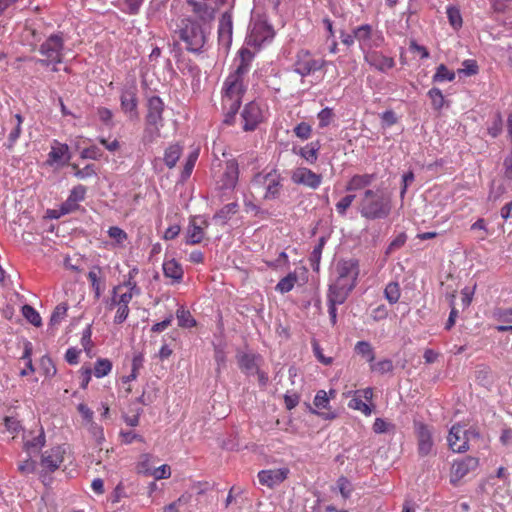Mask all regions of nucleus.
Segmentation results:
<instances>
[{
  "label": "nucleus",
  "instance_id": "obj_1",
  "mask_svg": "<svg viewBox=\"0 0 512 512\" xmlns=\"http://www.w3.org/2000/svg\"><path fill=\"white\" fill-rule=\"evenodd\" d=\"M245 92V81L229 75L226 77L222 87V109L225 124L231 125L234 123Z\"/></svg>",
  "mask_w": 512,
  "mask_h": 512
},
{
  "label": "nucleus",
  "instance_id": "obj_2",
  "mask_svg": "<svg viewBox=\"0 0 512 512\" xmlns=\"http://www.w3.org/2000/svg\"><path fill=\"white\" fill-rule=\"evenodd\" d=\"M207 29L205 23L201 24L192 18H184L178 26L177 33L188 51L200 53L207 41Z\"/></svg>",
  "mask_w": 512,
  "mask_h": 512
},
{
  "label": "nucleus",
  "instance_id": "obj_3",
  "mask_svg": "<svg viewBox=\"0 0 512 512\" xmlns=\"http://www.w3.org/2000/svg\"><path fill=\"white\" fill-rule=\"evenodd\" d=\"M359 211L363 217L370 220L385 218L391 211L390 198L381 190L367 189L360 201Z\"/></svg>",
  "mask_w": 512,
  "mask_h": 512
},
{
  "label": "nucleus",
  "instance_id": "obj_4",
  "mask_svg": "<svg viewBox=\"0 0 512 512\" xmlns=\"http://www.w3.org/2000/svg\"><path fill=\"white\" fill-rule=\"evenodd\" d=\"M325 64L323 58L315 57L310 51L302 49L297 52L292 67L295 73L304 78L322 70Z\"/></svg>",
  "mask_w": 512,
  "mask_h": 512
},
{
  "label": "nucleus",
  "instance_id": "obj_5",
  "mask_svg": "<svg viewBox=\"0 0 512 512\" xmlns=\"http://www.w3.org/2000/svg\"><path fill=\"white\" fill-rule=\"evenodd\" d=\"M63 48L64 41L62 36L60 34H52L39 47V52L46 58L36 59L35 62L45 67H48L51 63H61Z\"/></svg>",
  "mask_w": 512,
  "mask_h": 512
},
{
  "label": "nucleus",
  "instance_id": "obj_6",
  "mask_svg": "<svg viewBox=\"0 0 512 512\" xmlns=\"http://www.w3.org/2000/svg\"><path fill=\"white\" fill-rule=\"evenodd\" d=\"M479 432L474 429H465L461 424H455L451 427L447 441L449 448L456 453H464L469 449L468 442L473 438H479Z\"/></svg>",
  "mask_w": 512,
  "mask_h": 512
},
{
  "label": "nucleus",
  "instance_id": "obj_7",
  "mask_svg": "<svg viewBox=\"0 0 512 512\" xmlns=\"http://www.w3.org/2000/svg\"><path fill=\"white\" fill-rule=\"evenodd\" d=\"M354 38H356L363 55L374 48L381 47L384 42L382 33L374 30L370 24L355 27Z\"/></svg>",
  "mask_w": 512,
  "mask_h": 512
},
{
  "label": "nucleus",
  "instance_id": "obj_8",
  "mask_svg": "<svg viewBox=\"0 0 512 512\" xmlns=\"http://www.w3.org/2000/svg\"><path fill=\"white\" fill-rule=\"evenodd\" d=\"M108 308L110 310L117 308L114 318L115 323L120 324L128 317V288L125 282L114 287Z\"/></svg>",
  "mask_w": 512,
  "mask_h": 512
},
{
  "label": "nucleus",
  "instance_id": "obj_9",
  "mask_svg": "<svg viewBox=\"0 0 512 512\" xmlns=\"http://www.w3.org/2000/svg\"><path fill=\"white\" fill-rule=\"evenodd\" d=\"M208 227L209 222L204 216L196 215L190 217L185 231V243L188 245L200 244L205 239Z\"/></svg>",
  "mask_w": 512,
  "mask_h": 512
},
{
  "label": "nucleus",
  "instance_id": "obj_10",
  "mask_svg": "<svg viewBox=\"0 0 512 512\" xmlns=\"http://www.w3.org/2000/svg\"><path fill=\"white\" fill-rule=\"evenodd\" d=\"M215 177L222 189L234 188L239 176L237 162H218Z\"/></svg>",
  "mask_w": 512,
  "mask_h": 512
},
{
  "label": "nucleus",
  "instance_id": "obj_11",
  "mask_svg": "<svg viewBox=\"0 0 512 512\" xmlns=\"http://www.w3.org/2000/svg\"><path fill=\"white\" fill-rule=\"evenodd\" d=\"M244 131H254L265 120V111L256 101L246 104L241 112Z\"/></svg>",
  "mask_w": 512,
  "mask_h": 512
},
{
  "label": "nucleus",
  "instance_id": "obj_12",
  "mask_svg": "<svg viewBox=\"0 0 512 512\" xmlns=\"http://www.w3.org/2000/svg\"><path fill=\"white\" fill-rule=\"evenodd\" d=\"M414 432L419 456L426 457L430 455L434 447L432 429L423 422H414Z\"/></svg>",
  "mask_w": 512,
  "mask_h": 512
},
{
  "label": "nucleus",
  "instance_id": "obj_13",
  "mask_svg": "<svg viewBox=\"0 0 512 512\" xmlns=\"http://www.w3.org/2000/svg\"><path fill=\"white\" fill-rule=\"evenodd\" d=\"M255 182L265 188L264 199L274 200L279 197L282 188L281 177L275 170L266 174L259 173L255 176Z\"/></svg>",
  "mask_w": 512,
  "mask_h": 512
},
{
  "label": "nucleus",
  "instance_id": "obj_14",
  "mask_svg": "<svg viewBox=\"0 0 512 512\" xmlns=\"http://www.w3.org/2000/svg\"><path fill=\"white\" fill-rule=\"evenodd\" d=\"M87 188L83 185H77L72 188L67 199L59 206L58 210H54V217L59 218L63 215L73 213L80 208V203L84 201Z\"/></svg>",
  "mask_w": 512,
  "mask_h": 512
},
{
  "label": "nucleus",
  "instance_id": "obj_15",
  "mask_svg": "<svg viewBox=\"0 0 512 512\" xmlns=\"http://www.w3.org/2000/svg\"><path fill=\"white\" fill-rule=\"evenodd\" d=\"M66 450L63 446H55L42 453L40 466L42 471L53 473L60 468L64 461Z\"/></svg>",
  "mask_w": 512,
  "mask_h": 512
},
{
  "label": "nucleus",
  "instance_id": "obj_16",
  "mask_svg": "<svg viewBox=\"0 0 512 512\" xmlns=\"http://www.w3.org/2000/svg\"><path fill=\"white\" fill-rule=\"evenodd\" d=\"M337 281L355 287L359 276V263L355 259L342 260L337 264Z\"/></svg>",
  "mask_w": 512,
  "mask_h": 512
},
{
  "label": "nucleus",
  "instance_id": "obj_17",
  "mask_svg": "<svg viewBox=\"0 0 512 512\" xmlns=\"http://www.w3.org/2000/svg\"><path fill=\"white\" fill-rule=\"evenodd\" d=\"M290 470L287 467L265 469L258 472V481L261 485L273 489L282 484L289 476Z\"/></svg>",
  "mask_w": 512,
  "mask_h": 512
},
{
  "label": "nucleus",
  "instance_id": "obj_18",
  "mask_svg": "<svg viewBox=\"0 0 512 512\" xmlns=\"http://www.w3.org/2000/svg\"><path fill=\"white\" fill-rule=\"evenodd\" d=\"M479 466V459L467 456L461 460L454 461L451 467L450 482L455 485L468 473L474 471Z\"/></svg>",
  "mask_w": 512,
  "mask_h": 512
},
{
  "label": "nucleus",
  "instance_id": "obj_19",
  "mask_svg": "<svg viewBox=\"0 0 512 512\" xmlns=\"http://www.w3.org/2000/svg\"><path fill=\"white\" fill-rule=\"evenodd\" d=\"M223 2L224 0H188L193 12L200 18L203 24L210 22L214 18L216 8Z\"/></svg>",
  "mask_w": 512,
  "mask_h": 512
},
{
  "label": "nucleus",
  "instance_id": "obj_20",
  "mask_svg": "<svg viewBox=\"0 0 512 512\" xmlns=\"http://www.w3.org/2000/svg\"><path fill=\"white\" fill-rule=\"evenodd\" d=\"M364 61L375 70L386 73L388 70L395 66V60L393 57L384 55L377 48L367 52L363 55Z\"/></svg>",
  "mask_w": 512,
  "mask_h": 512
},
{
  "label": "nucleus",
  "instance_id": "obj_21",
  "mask_svg": "<svg viewBox=\"0 0 512 512\" xmlns=\"http://www.w3.org/2000/svg\"><path fill=\"white\" fill-rule=\"evenodd\" d=\"M254 59V53L247 48L240 49L238 53V64L236 69L229 74L234 78L245 81V77L248 74L251 63Z\"/></svg>",
  "mask_w": 512,
  "mask_h": 512
},
{
  "label": "nucleus",
  "instance_id": "obj_22",
  "mask_svg": "<svg viewBox=\"0 0 512 512\" xmlns=\"http://www.w3.org/2000/svg\"><path fill=\"white\" fill-rule=\"evenodd\" d=\"M361 398L371 401L373 398V389L367 387L363 390L356 391L355 396L349 401L348 407L362 412L365 416H370L372 414V408L363 402Z\"/></svg>",
  "mask_w": 512,
  "mask_h": 512
},
{
  "label": "nucleus",
  "instance_id": "obj_23",
  "mask_svg": "<svg viewBox=\"0 0 512 512\" xmlns=\"http://www.w3.org/2000/svg\"><path fill=\"white\" fill-rule=\"evenodd\" d=\"M314 406L319 410H326L324 412H317L313 410V413L320 415L325 420H333L337 417V413L330 409V397L325 390L317 391L314 400Z\"/></svg>",
  "mask_w": 512,
  "mask_h": 512
},
{
  "label": "nucleus",
  "instance_id": "obj_24",
  "mask_svg": "<svg viewBox=\"0 0 512 512\" xmlns=\"http://www.w3.org/2000/svg\"><path fill=\"white\" fill-rule=\"evenodd\" d=\"M292 180L310 188H317L321 183V175L312 172L307 168H298L292 174Z\"/></svg>",
  "mask_w": 512,
  "mask_h": 512
},
{
  "label": "nucleus",
  "instance_id": "obj_25",
  "mask_svg": "<svg viewBox=\"0 0 512 512\" xmlns=\"http://www.w3.org/2000/svg\"><path fill=\"white\" fill-rule=\"evenodd\" d=\"M273 38V30L265 22H257L253 25L250 35L249 44L260 46L268 39Z\"/></svg>",
  "mask_w": 512,
  "mask_h": 512
},
{
  "label": "nucleus",
  "instance_id": "obj_26",
  "mask_svg": "<svg viewBox=\"0 0 512 512\" xmlns=\"http://www.w3.org/2000/svg\"><path fill=\"white\" fill-rule=\"evenodd\" d=\"M164 110V103L158 96H151L147 100V115L146 122L151 124H161L163 121L162 113Z\"/></svg>",
  "mask_w": 512,
  "mask_h": 512
},
{
  "label": "nucleus",
  "instance_id": "obj_27",
  "mask_svg": "<svg viewBox=\"0 0 512 512\" xmlns=\"http://www.w3.org/2000/svg\"><path fill=\"white\" fill-rule=\"evenodd\" d=\"M232 30H233L232 15L230 12H225L222 14V16L219 20V26H218L219 41L223 45L229 46L231 44Z\"/></svg>",
  "mask_w": 512,
  "mask_h": 512
},
{
  "label": "nucleus",
  "instance_id": "obj_28",
  "mask_svg": "<svg viewBox=\"0 0 512 512\" xmlns=\"http://www.w3.org/2000/svg\"><path fill=\"white\" fill-rule=\"evenodd\" d=\"M353 289L354 287H351V285H346L345 283L340 284L336 280L335 283L329 287L328 302H333L339 305L344 303Z\"/></svg>",
  "mask_w": 512,
  "mask_h": 512
},
{
  "label": "nucleus",
  "instance_id": "obj_29",
  "mask_svg": "<svg viewBox=\"0 0 512 512\" xmlns=\"http://www.w3.org/2000/svg\"><path fill=\"white\" fill-rule=\"evenodd\" d=\"M87 277L94 291L95 298L99 299L101 294L105 290V281L102 269L99 266L92 267Z\"/></svg>",
  "mask_w": 512,
  "mask_h": 512
},
{
  "label": "nucleus",
  "instance_id": "obj_30",
  "mask_svg": "<svg viewBox=\"0 0 512 512\" xmlns=\"http://www.w3.org/2000/svg\"><path fill=\"white\" fill-rule=\"evenodd\" d=\"M48 156V160H62L64 157L66 158L65 160H70L74 156V153L72 148L67 144L54 140Z\"/></svg>",
  "mask_w": 512,
  "mask_h": 512
},
{
  "label": "nucleus",
  "instance_id": "obj_31",
  "mask_svg": "<svg viewBox=\"0 0 512 512\" xmlns=\"http://www.w3.org/2000/svg\"><path fill=\"white\" fill-rule=\"evenodd\" d=\"M163 272L166 277L176 281H180L183 278V269L174 259L167 260L163 263Z\"/></svg>",
  "mask_w": 512,
  "mask_h": 512
},
{
  "label": "nucleus",
  "instance_id": "obj_32",
  "mask_svg": "<svg viewBox=\"0 0 512 512\" xmlns=\"http://www.w3.org/2000/svg\"><path fill=\"white\" fill-rule=\"evenodd\" d=\"M373 175H355L353 176L346 186L347 191H357L366 188L371 184Z\"/></svg>",
  "mask_w": 512,
  "mask_h": 512
},
{
  "label": "nucleus",
  "instance_id": "obj_33",
  "mask_svg": "<svg viewBox=\"0 0 512 512\" xmlns=\"http://www.w3.org/2000/svg\"><path fill=\"white\" fill-rule=\"evenodd\" d=\"M455 72L449 70L445 64H440L432 77L434 83L452 82L455 79Z\"/></svg>",
  "mask_w": 512,
  "mask_h": 512
},
{
  "label": "nucleus",
  "instance_id": "obj_34",
  "mask_svg": "<svg viewBox=\"0 0 512 512\" xmlns=\"http://www.w3.org/2000/svg\"><path fill=\"white\" fill-rule=\"evenodd\" d=\"M296 282L297 275L295 272H291L277 283L275 289L282 294L288 293L294 288Z\"/></svg>",
  "mask_w": 512,
  "mask_h": 512
},
{
  "label": "nucleus",
  "instance_id": "obj_35",
  "mask_svg": "<svg viewBox=\"0 0 512 512\" xmlns=\"http://www.w3.org/2000/svg\"><path fill=\"white\" fill-rule=\"evenodd\" d=\"M176 317L178 320V325L183 328H192L196 326V321L192 317L190 311L186 310L184 307H180L176 311Z\"/></svg>",
  "mask_w": 512,
  "mask_h": 512
},
{
  "label": "nucleus",
  "instance_id": "obj_36",
  "mask_svg": "<svg viewBox=\"0 0 512 512\" xmlns=\"http://www.w3.org/2000/svg\"><path fill=\"white\" fill-rule=\"evenodd\" d=\"M39 369H40L41 373L45 376V378H49V379L54 377L57 372L54 362L47 355H44L40 359Z\"/></svg>",
  "mask_w": 512,
  "mask_h": 512
},
{
  "label": "nucleus",
  "instance_id": "obj_37",
  "mask_svg": "<svg viewBox=\"0 0 512 512\" xmlns=\"http://www.w3.org/2000/svg\"><path fill=\"white\" fill-rule=\"evenodd\" d=\"M335 113L332 108L325 107L317 114L318 128L323 129L328 127L335 120Z\"/></svg>",
  "mask_w": 512,
  "mask_h": 512
},
{
  "label": "nucleus",
  "instance_id": "obj_38",
  "mask_svg": "<svg viewBox=\"0 0 512 512\" xmlns=\"http://www.w3.org/2000/svg\"><path fill=\"white\" fill-rule=\"evenodd\" d=\"M384 295L390 304H395L401 296L400 286L398 282H390L384 289Z\"/></svg>",
  "mask_w": 512,
  "mask_h": 512
},
{
  "label": "nucleus",
  "instance_id": "obj_39",
  "mask_svg": "<svg viewBox=\"0 0 512 512\" xmlns=\"http://www.w3.org/2000/svg\"><path fill=\"white\" fill-rule=\"evenodd\" d=\"M355 351L370 363L375 360L374 349L367 341H358L355 345Z\"/></svg>",
  "mask_w": 512,
  "mask_h": 512
},
{
  "label": "nucleus",
  "instance_id": "obj_40",
  "mask_svg": "<svg viewBox=\"0 0 512 512\" xmlns=\"http://www.w3.org/2000/svg\"><path fill=\"white\" fill-rule=\"evenodd\" d=\"M162 126L161 124H146V128L143 132L142 140L145 144H149L154 142L159 136H160V130L159 127Z\"/></svg>",
  "mask_w": 512,
  "mask_h": 512
},
{
  "label": "nucleus",
  "instance_id": "obj_41",
  "mask_svg": "<svg viewBox=\"0 0 512 512\" xmlns=\"http://www.w3.org/2000/svg\"><path fill=\"white\" fill-rule=\"evenodd\" d=\"M427 95L431 100V104H432V107L434 110L439 111L443 108L445 99H444V95H443L442 91L439 88H437V87L431 88L428 91Z\"/></svg>",
  "mask_w": 512,
  "mask_h": 512
},
{
  "label": "nucleus",
  "instance_id": "obj_42",
  "mask_svg": "<svg viewBox=\"0 0 512 512\" xmlns=\"http://www.w3.org/2000/svg\"><path fill=\"white\" fill-rule=\"evenodd\" d=\"M447 18L449 20L450 25L455 29L458 30L462 27V16L460 9L456 6H448L447 7Z\"/></svg>",
  "mask_w": 512,
  "mask_h": 512
},
{
  "label": "nucleus",
  "instance_id": "obj_43",
  "mask_svg": "<svg viewBox=\"0 0 512 512\" xmlns=\"http://www.w3.org/2000/svg\"><path fill=\"white\" fill-rule=\"evenodd\" d=\"M71 167L74 175L79 179H86L96 174V168L93 164H86L83 168H80L78 164L73 163Z\"/></svg>",
  "mask_w": 512,
  "mask_h": 512
},
{
  "label": "nucleus",
  "instance_id": "obj_44",
  "mask_svg": "<svg viewBox=\"0 0 512 512\" xmlns=\"http://www.w3.org/2000/svg\"><path fill=\"white\" fill-rule=\"evenodd\" d=\"M112 363L108 359H98L92 372L97 378H102L110 373Z\"/></svg>",
  "mask_w": 512,
  "mask_h": 512
},
{
  "label": "nucleus",
  "instance_id": "obj_45",
  "mask_svg": "<svg viewBox=\"0 0 512 512\" xmlns=\"http://www.w3.org/2000/svg\"><path fill=\"white\" fill-rule=\"evenodd\" d=\"M152 456L150 454H143L140 456V459L136 465V470L138 473L150 475L153 469L151 465Z\"/></svg>",
  "mask_w": 512,
  "mask_h": 512
},
{
  "label": "nucleus",
  "instance_id": "obj_46",
  "mask_svg": "<svg viewBox=\"0 0 512 512\" xmlns=\"http://www.w3.org/2000/svg\"><path fill=\"white\" fill-rule=\"evenodd\" d=\"M23 316L34 326L39 327L42 323L39 313L30 305L22 307Z\"/></svg>",
  "mask_w": 512,
  "mask_h": 512
},
{
  "label": "nucleus",
  "instance_id": "obj_47",
  "mask_svg": "<svg viewBox=\"0 0 512 512\" xmlns=\"http://www.w3.org/2000/svg\"><path fill=\"white\" fill-rule=\"evenodd\" d=\"M68 306L66 303L58 304L50 317V324L57 325L59 324L67 315Z\"/></svg>",
  "mask_w": 512,
  "mask_h": 512
},
{
  "label": "nucleus",
  "instance_id": "obj_48",
  "mask_svg": "<svg viewBox=\"0 0 512 512\" xmlns=\"http://www.w3.org/2000/svg\"><path fill=\"white\" fill-rule=\"evenodd\" d=\"M372 430L376 434H384L390 431H394L395 425L383 418H376L373 423Z\"/></svg>",
  "mask_w": 512,
  "mask_h": 512
},
{
  "label": "nucleus",
  "instance_id": "obj_49",
  "mask_svg": "<svg viewBox=\"0 0 512 512\" xmlns=\"http://www.w3.org/2000/svg\"><path fill=\"white\" fill-rule=\"evenodd\" d=\"M479 71V67L476 60L467 59L462 62V68L458 69L457 72L459 75L463 74L465 76L476 75Z\"/></svg>",
  "mask_w": 512,
  "mask_h": 512
},
{
  "label": "nucleus",
  "instance_id": "obj_50",
  "mask_svg": "<svg viewBox=\"0 0 512 512\" xmlns=\"http://www.w3.org/2000/svg\"><path fill=\"white\" fill-rule=\"evenodd\" d=\"M493 317L502 323L512 324V307L497 308L493 312Z\"/></svg>",
  "mask_w": 512,
  "mask_h": 512
},
{
  "label": "nucleus",
  "instance_id": "obj_51",
  "mask_svg": "<svg viewBox=\"0 0 512 512\" xmlns=\"http://www.w3.org/2000/svg\"><path fill=\"white\" fill-rule=\"evenodd\" d=\"M84 427L89 431V433L92 435V437L98 444H101L104 441L105 438L103 428L99 426L97 423L92 421L85 424Z\"/></svg>",
  "mask_w": 512,
  "mask_h": 512
},
{
  "label": "nucleus",
  "instance_id": "obj_52",
  "mask_svg": "<svg viewBox=\"0 0 512 512\" xmlns=\"http://www.w3.org/2000/svg\"><path fill=\"white\" fill-rule=\"evenodd\" d=\"M337 487L344 499H348L351 496L353 487L348 478L344 476L339 477L337 480Z\"/></svg>",
  "mask_w": 512,
  "mask_h": 512
},
{
  "label": "nucleus",
  "instance_id": "obj_53",
  "mask_svg": "<svg viewBox=\"0 0 512 512\" xmlns=\"http://www.w3.org/2000/svg\"><path fill=\"white\" fill-rule=\"evenodd\" d=\"M102 152L101 148L92 145L84 148L80 153V157L82 160H98V158L102 157Z\"/></svg>",
  "mask_w": 512,
  "mask_h": 512
},
{
  "label": "nucleus",
  "instance_id": "obj_54",
  "mask_svg": "<svg viewBox=\"0 0 512 512\" xmlns=\"http://www.w3.org/2000/svg\"><path fill=\"white\" fill-rule=\"evenodd\" d=\"M320 148V144L318 141L311 142L307 144L305 147L301 148V156L305 160H309L310 158H317V151Z\"/></svg>",
  "mask_w": 512,
  "mask_h": 512
},
{
  "label": "nucleus",
  "instance_id": "obj_55",
  "mask_svg": "<svg viewBox=\"0 0 512 512\" xmlns=\"http://www.w3.org/2000/svg\"><path fill=\"white\" fill-rule=\"evenodd\" d=\"M150 476H153L155 480L168 479L171 476V468L167 464H163L157 468H153Z\"/></svg>",
  "mask_w": 512,
  "mask_h": 512
},
{
  "label": "nucleus",
  "instance_id": "obj_56",
  "mask_svg": "<svg viewBox=\"0 0 512 512\" xmlns=\"http://www.w3.org/2000/svg\"><path fill=\"white\" fill-rule=\"evenodd\" d=\"M239 366L242 371L250 372L256 368L254 357L250 354H243L239 358Z\"/></svg>",
  "mask_w": 512,
  "mask_h": 512
},
{
  "label": "nucleus",
  "instance_id": "obj_57",
  "mask_svg": "<svg viewBox=\"0 0 512 512\" xmlns=\"http://www.w3.org/2000/svg\"><path fill=\"white\" fill-rule=\"evenodd\" d=\"M182 155V147L178 144H171L165 150V157L163 160H179Z\"/></svg>",
  "mask_w": 512,
  "mask_h": 512
},
{
  "label": "nucleus",
  "instance_id": "obj_58",
  "mask_svg": "<svg viewBox=\"0 0 512 512\" xmlns=\"http://www.w3.org/2000/svg\"><path fill=\"white\" fill-rule=\"evenodd\" d=\"M295 135L303 140H306L311 135V126L306 122H301L293 129Z\"/></svg>",
  "mask_w": 512,
  "mask_h": 512
},
{
  "label": "nucleus",
  "instance_id": "obj_59",
  "mask_svg": "<svg viewBox=\"0 0 512 512\" xmlns=\"http://www.w3.org/2000/svg\"><path fill=\"white\" fill-rule=\"evenodd\" d=\"M4 425L7 431L13 435L18 434V432L22 429L20 421L14 417L6 416L4 418Z\"/></svg>",
  "mask_w": 512,
  "mask_h": 512
},
{
  "label": "nucleus",
  "instance_id": "obj_60",
  "mask_svg": "<svg viewBox=\"0 0 512 512\" xmlns=\"http://www.w3.org/2000/svg\"><path fill=\"white\" fill-rule=\"evenodd\" d=\"M108 235L110 238L114 239L117 244H122L127 239L126 232L115 226L109 228Z\"/></svg>",
  "mask_w": 512,
  "mask_h": 512
},
{
  "label": "nucleus",
  "instance_id": "obj_61",
  "mask_svg": "<svg viewBox=\"0 0 512 512\" xmlns=\"http://www.w3.org/2000/svg\"><path fill=\"white\" fill-rule=\"evenodd\" d=\"M312 347H313L314 355H315V357L317 358V360L319 362H321L324 365H331L333 363V358L332 357H326L323 354L322 348L320 347V345L316 341L312 343Z\"/></svg>",
  "mask_w": 512,
  "mask_h": 512
},
{
  "label": "nucleus",
  "instance_id": "obj_62",
  "mask_svg": "<svg viewBox=\"0 0 512 512\" xmlns=\"http://www.w3.org/2000/svg\"><path fill=\"white\" fill-rule=\"evenodd\" d=\"M355 199V195H346L337 204L336 210L339 214L344 215L346 210L351 206Z\"/></svg>",
  "mask_w": 512,
  "mask_h": 512
},
{
  "label": "nucleus",
  "instance_id": "obj_63",
  "mask_svg": "<svg viewBox=\"0 0 512 512\" xmlns=\"http://www.w3.org/2000/svg\"><path fill=\"white\" fill-rule=\"evenodd\" d=\"M78 412L81 414V417L83 419V425L94 421L93 420V411L84 403H80L77 406Z\"/></svg>",
  "mask_w": 512,
  "mask_h": 512
},
{
  "label": "nucleus",
  "instance_id": "obj_64",
  "mask_svg": "<svg viewBox=\"0 0 512 512\" xmlns=\"http://www.w3.org/2000/svg\"><path fill=\"white\" fill-rule=\"evenodd\" d=\"M502 131V119H501V116L500 114H497L491 125L488 127V133L492 136V137H497Z\"/></svg>",
  "mask_w": 512,
  "mask_h": 512
}]
</instances>
